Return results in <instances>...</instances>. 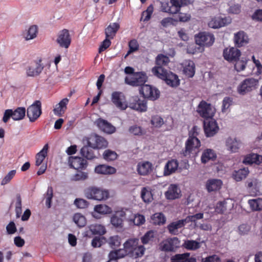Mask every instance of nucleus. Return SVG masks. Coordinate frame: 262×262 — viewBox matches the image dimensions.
Masks as SVG:
<instances>
[{
    "mask_svg": "<svg viewBox=\"0 0 262 262\" xmlns=\"http://www.w3.org/2000/svg\"><path fill=\"white\" fill-rule=\"evenodd\" d=\"M183 3L184 0H170L171 9L167 11H170L171 14H176L179 11Z\"/></svg>",
    "mask_w": 262,
    "mask_h": 262,
    "instance_id": "09e8293b",
    "label": "nucleus"
},
{
    "mask_svg": "<svg viewBox=\"0 0 262 262\" xmlns=\"http://www.w3.org/2000/svg\"><path fill=\"white\" fill-rule=\"evenodd\" d=\"M134 225L136 226H140L143 224L145 222L144 216L140 214H135L134 215V218L130 220Z\"/></svg>",
    "mask_w": 262,
    "mask_h": 262,
    "instance_id": "e2e57ef3",
    "label": "nucleus"
},
{
    "mask_svg": "<svg viewBox=\"0 0 262 262\" xmlns=\"http://www.w3.org/2000/svg\"><path fill=\"white\" fill-rule=\"evenodd\" d=\"M183 72L188 77H192L195 74L194 63L190 60L185 61Z\"/></svg>",
    "mask_w": 262,
    "mask_h": 262,
    "instance_id": "58836bf2",
    "label": "nucleus"
},
{
    "mask_svg": "<svg viewBox=\"0 0 262 262\" xmlns=\"http://www.w3.org/2000/svg\"><path fill=\"white\" fill-rule=\"evenodd\" d=\"M95 171L98 174H112L116 172V169L111 166L99 165L95 167Z\"/></svg>",
    "mask_w": 262,
    "mask_h": 262,
    "instance_id": "c9c22d12",
    "label": "nucleus"
},
{
    "mask_svg": "<svg viewBox=\"0 0 262 262\" xmlns=\"http://www.w3.org/2000/svg\"><path fill=\"white\" fill-rule=\"evenodd\" d=\"M152 220L155 224H163L165 222V217L162 213H156L152 215Z\"/></svg>",
    "mask_w": 262,
    "mask_h": 262,
    "instance_id": "052dcab7",
    "label": "nucleus"
},
{
    "mask_svg": "<svg viewBox=\"0 0 262 262\" xmlns=\"http://www.w3.org/2000/svg\"><path fill=\"white\" fill-rule=\"evenodd\" d=\"M84 195L88 199L102 201L109 198V192L106 189L93 186L85 190Z\"/></svg>",
    "mask_w": 262,
    "mask_h": 262,
    "instance_id": "20e7f679",
    "label": "nucleus"
},
{
    "mask_svg": "<svg viewBox=\"0 0 262 262\" xmlns=\"http://www.w3.org/2000/svg\"><path fill=\"white\" fill-rule=\"evenodd\" d=\"M48 145L46 144L43 148L36 156V165L39 166L47 155Z\"/></svg>",
    "mask_w": 262,
    "mask_h": 262,
    "instance_id": "de8ad7c7",
    "label": "nucleus"
},
{
    "mask_svg": "<svg viewBox=\"0 0 262 262\" xmlns=\"http://www.w3.org/2000/svg\"><path fill=\"white\" fill-rule=\"evenodd\" d=\"M152 74L157 77L164 80L167 84L172 87L179 85L180 81L178 76L170 72L161 68H152Z\"/></svg>",
    "mask_w": 262,
    "mask_h": 262,
    "instance_id": "f03ea898",
    "label": "nucleus"
},
{
    "mask_svg": "<svg viewBox=\"0 0 262 262\" xmlns=\"http://www.w3.org/2000/svg\"><path fill=\"white\" fill-rule=\"evenodd\" d=\"M26 109L23 107H17L14 111L12 109L6 110L4 114L3 121L6 123L10 118L15 121L22 120L25 116Z\"/></svg>",
    "mask_w": 262,
    "mask_h": 262,
    "instance_id": "6e6552de",
    "label": "nucleus"
},
{
    "mask_svg": "<svg viewBox=\"0 0 262 262\" xmlns=\"http://www.w3.org/2000/svg\"><path fill=\"white\" fill-rule=\"evenodd\" d=\"M129 107L140 112L147 111V102L144 98L140 99L138 96L132 97L129 103Z\"/></svg>",
    "mask_w": 262,
    "mask_h": 262,
    "instance_id": "2eb2a0df",
    "label": "nucleus"
},
{
    "mask_svg": "<svg viewBox=\"0 0 262 262\" xmlns=\"http://www.w3.org/2000/svg\"><path fill=\"white\" fill-rule=\"evenodd\" d=\"M232 104V98L228 97L224 98L222 101V112L223 113H226Z\"/></svg>",
    "mask_w": 262,
    "mask_h": 262,
    "instance_id": "680f3d73",
    "label": "nucleus"
},
{
    "mask_svg": "<svg viewBox=\"0 0 262 262\" xmlns=\"http://www.w3.org/2000/svg\"><path fill=\"white\" fill-rule=\"evenodd\" d=\"M15 210L16 217H19L21 213V199L19 194H17L16 195Z\"/></svg>",
    "mask_w": 262,
    "mask_h": 262,
    "instance_id": "774afa93",
    "label": "nucleus"
},
{
    "mask_svg": "<svg viewBox=\"0 0 262 262\" xmlns=\"http://www.w3.org/2000/svg\"><path fill=\"white\" fill-rule=\"evenodd\" d=\"M182 246L188 250L194 251L201 247V243L194 240H186Z\"/></svg>",
    "mask_w": 262,
    "mask_h": 262,
    "instance_id": "a18cd8bd",
    "label": "nucleus"
},
{
    "mask_svg": "<svg viewBox=\"0 0 262 262\" xmlns=\"http://www.w3.org/2000/svg\"><path fill=\"white\" fill-rule=\"evenodd\" d=\"M153 6L152 5L148 6L147 9L142 12L141 20L144 21H147L149 20L151 17V15L153 12Z\"/></svg>",
    "mask_w": 262,
    "mask_h": 262,
    "instance_id": "bf43d9fd",
    "label": "nucleus"
},
{
    "mask_svg": "<svg viewBox=\"0 0 262 262\" xmlns=\"http://www.w3.org/2000/svg\"><path fill=\"white\" fill-rule=\"evenodd\" d=\"M189 256V253L177 254L171 257V262H196L195 258Z\"/></svg>",
    "mask_w": 262,
    "mask_h": 262,
    "instance_id": "473e14b6",
    "label": "nucleus"
},
{
    "mask_svg": "<svg viewBox=\"0 0 262 262\" xmlns=\"http://www.w3.org/2000/svg\"><path fill=\"white\" fill-rule=\"evenodd\" d=\"M180 241L177 237L168 238L159 244V249L164 252H173L179 247Z\"/></svg>",
    "mask_w": 262,
    "mask_h": 262,
    "instance_id": "9d476101",
    "label": "nucleus"
},
{
    "mask_svg": "<svg viewBox=\"0 0 262 262\" xmlns=\"http://www.w3.org/2000/svg\"><path fill=\"white\" fill-rule=\"evenodd\" d=\"M120 28L117 23H111L105 30V34L106 38L113 39Z\"/></svg>",
    "mask_w": 262,
    "mask_h": 262,
    "instance_id": "4c0bfd02",
    "label": "nucleus"
},
{
    "mask_svg": "<svg viewBox=\"0 0 262 262\" xmlns=\"http://www.w3.org/2000/svg\"><path fill=\"white\" fill-rule=\"evenodd\" d=\"M69 101V99L67 98L62 99L55 106L53 109L54 114L59 117L63 116L67 108V105Z\"/></svg>",
    "mask_w": 262,
    "mask_h": 262,
    "instance_id": "7c9ffc66",
    "label": "nucleus"
},
{
    "mask_svg": "<svg viewBox=\"0 0 262 262\" xmlns=\"http://www.w3.org/2000/svg\"><path fill=\"white\" fill-rule=\"evenodd\" d=\"M178 166L177 160L172 159L168 161L164 166V176H167L174 173L177 170Z\"/></svg>",
    "mask_w": 262,
    "mask_h": 262,
    "instance_id": "2f4dec72",
    "label": "nucleus"
},
{
    "mask_svg": "<svg viewBox=\"0 0 262 262\" xmlns=\"http://www.w3.org/2000/svg\"><path fill=\"white\" fill-rule=\"evenodd\" d=\"M127 255H128V253L126 251V249L124 248L123 249H120L117 250L110 252L108 256L115 258L117 260L118 259L124 257Z\"/></svg>",
    "mask_w": 262,
    "mask_h": 262,
    "instance_id": "6e6d98bb",
    "label": "nucleus"
},
{
    "mask_svg": "<svg viewBox=\"0 0 262 262\" xmlns=\"http://www.w3.org/2000/svg\"><path fill=\"white\" fill-rule=\"evenodd\" d=\"M241 146L242 142L236 138L229 137L225 140L226 149L231 153L238 152Z\"/></svg>",
    "mask_w": 262,
    "mask_h": 262,
    "instance_id": "f3484780",
    "label": "nucleus"
},
{
    "mask_svg": "<svg viewBox=\"0 0 262 262\" xmlns=\"http://www.w3.org/2000/svg\"><path fill=\"white\" fill-rule=\"evenodd\" d=\"M164 194L167 199L171 200L179 199L182 196L180 188L175 184H170Z\"/></svg>",
    "mask_w": 262,
    "mask_h": 262,
    "instance_id": "a211bd4d",
    "label": "nucleus"
},
{
    "mask_svg": "<svg viewBox=\"0 0 262 262\" xmlns=\"http://www.w3.org/2000/svg\"><path fill=\"white\" fill-rule=\"evenodd\" d=\"M68 164L75 169H83L86 166V161L79 157L70 156L68 158Z\"/></svg>",
    "mask_w": 262,
    "mask_h": 262,
    "instance_id": "412c9836",
    "label": "nucleus"
},
{
    "mask_svg": "<svg viewBox=\"0 0 262 262\" xmlns=\"http://www.w3.org/2000/svg\"><path fill=\"white\" fill-rule=\"evenodd\" d=\"M246 186L248 191L252 195H257L259 193L260 183L256 179H249L246 181Z\"/></svg>",
    "mask_w": 262,
    "mask_h": 262,
    "instance_id": "c756f323",
    "label": "nucleus"
},
{
    "mask_svg": "<svg viewBox=\"0 0 262 262\" xmlns=\"http://www.w3.org/2000/svg\"><path fill=\"white\" fill-rule=\"evenodd\" d=\"M200 131V128L194 126L189 132V138L185 143V148L182 152L185 157L189 156L193 150L198 148L201 146L200 141L197 137Z\"/></svg>",
    "mask_w": 262,
    "mask_h": 262,
    "instance_id": "f257e3e1",
    "label": "nucleus"
},
{
    "mask_svg": "<svg viewBox=\"0 0 262 262\" xmlns=\"http://www.w3.org/2000/svg\"><path fill=\"white\" fill-rule=\"evenodd\" d=\"M43 66L39 62H36L26 68V74L28 76L34 77L38 76L42 71Z\"/></svg>",
    "mask_w": 262,
    "mask_h": 262,
    "instance_id": "cd10ccee",
    "label": "nucleus"
},
{
    "mask_svg": "<svg viewBox=\"0 0 262 262\" xmlns=\"http://www.w3.org/2000/svg\"><path fill=\"white\" fill-rule=\"evenodd\" d=\"M249 171L247 168H243L234 171L232 173L233 178L237 182L244 179L248 176Z\"/></svg>",
    "mask_w": 262,
    "mask_h": 262,
    "instance_id": "37998d69",
    "label": "nucleus"
},
{
    "mask_svg": "<svg viewBox=\"0 0 262 262\" xmlns=\"http://www.w3.org/2000/svg\"><path fill=\"white\" fill-rule=\"evenodd\" d=\"M154 237V233L152 231H149L147 232L144 236H143L141 239L142 244H149L151 241H152V238Z\"/></svg>",
    "mask_w": 262,
    "mask_h": 262,
    "instance_id": "338daca9",
    "label": "nucleus"
},
{
    "mask_svg": "<svg viewBox=\"0 0 262 262\" xmlns=\"http://www.w3.org/2000/svg\"><path fill=\"white\" fill-rule=\"evenodd\" d=\"M258 84V79L253 78H246L237 86V92L241 95H245L256 89Z\"/></svg>",
    "mask_w": 262,
    "mask_h": 262,
    "instance_id": "39448f33",
    "label": "nucleus"
},
{
    "mask_svg": "<svg viewBox=\"0 0 262 262\" xmlns=\"http://www.w3.org/2000/svg\"><path fill=\"white\" fill-rule=\"evenodd\" d=\"M111 101L115 106L120 110H125L128 107L125 97L121 92H113L111 95Z\"/></svg>",
    "mask_w": 262,
    "mask_h": 262,
    "instance_id": "4468645a",
    "label": "nucleus"
},
{
    "mask_svg": "<svg viewBox=\"0 0 262 262\" xmlns=\"http://www.w3.org/2000/svg\"><path fill=\"white\" fill-rule=\"evenodd\" d=\"M57 42L62 48L66 49L69 48L71 42V36L68 30L63 29L59 32Z\"/></svg>",
    "mask_w": 262,
    "mask_h": 262,
    "instance_id": "dca6fc26",
    "label": "nucleus"
},
{
    "mask_svg": "<svg viewBox=\"0 0 262 262\" xmlns=\"http://www.w3.org/2000/svg\"><path fill=\"white\" fill-rule=\"evenodd\" d=\"M106 242L109 245L110 247L115 249L119 247L121 245V238L118 235H113L110 236Z\"/></svg>",
    "mask_w": 262,
    "mask_h": 262,
    "instance_id": "603ef678",
    "label": "nucleus"
},
{
    "mask_svg": "<svg viewBox=\"0 0 262 262\" xmlns=\"http://www.w3.org/2000/svg\"><path fill=\"white\" fill-rule=\"evenodd\" d=\"M204 129L206 136L211 137L215 135L219 130L216 121L212 118L206 119L204 121Z\"/></svg>",
    "mask_w": 262,
    "mask_h": 262,
    "instance_id": "f8f14e48",
    "label": "nucleus"
},
{
    "mask_svg": "<svg viewBox=\"0 0 262 262\" xmlns=\"http://www.w3.org/2000/svg\"><path fill=\"white\" fill-rule=\"evenodd\" d=\"M234 42L237 47H241L248 43L249 38L243 31H239L234 34Z\"/></svg>",
    "mask_w": 262,
    "mask_h": 262,
    "instance_id": "393cba45",
    "label": "nucleus"
},
{
    "mask_svg": "<svg viewBox=\"0 0 262 262\" xmlns=\"http://www.w3.org/2000/svg\"><path fill=\"white\" fill-rule=\"evenodd\" d=\"M248 204L251 209L253 211L262 210V199L249 200Z\"/></svg>",
    "mask_w": 262,
    "mask_h": 262,
    "instance_id": "3c124183",
    "label": "nucleus"
},
{
    "mask_svg": "<svg viewBox=\"0 0 262 262\" xmlns=\"http://www.w3.org/2000/svg\"><path fill=\"white\" fill-rule=\"evenodd\" d=\"M90 146L94 148H102L107 146V141L103 137L95 135L88 142Z\"/></svg>",
    "mask_w": 262,
    "mask_h": 262,
    "instance_id": "b1692460",
    "label": "nucleus"
},
{
    "mask_svg": "<svg viewBox=\"0 0 262 262\" xmlns=\"http://www.w3.org/2000/svg\"><path fill=\"white\" fill-rule=\"evenodd\" d=\"M195 40L196 43L201 47H209L213 44L215 37L210 33L202 32L195 35Z\"/></svg>",
    "mask_w": 262,
    "mask_h": 262,
    "instance_id": "0eeeda50",
    "label": "nucleus"
},
{
    "mask_svg": "<svg viewBox=\"0 0 262 262\" xmlns=\"http://www.w3.org/2000/svg\"><path fill=\"white\" fill-rule=\"evenodd\" d=\"M216 158L215 151L210 148L205 149L201 156V161L203 163H206L210 160H214Z\"/></svg>",
    "mask_w": 262,
    "mask_h": 262,
    "instance_id": "e433bc0d",
    "label": "nucleus"
},
{
    "mask_svg": "<svg viewBox=\"0 0 262 262\" xmlns=\"http://www.w3.org/2000/svg\"><path fill=\"white\" fill-rule=\"evenodd\" d=\"M95 124L102 132L108 134L114 133L116 130V128L107 121L102 118L97 119Z\"/></svg>",
    "mask_w": 262,
    "mask_h": 262,
    "instance_id": "aec40b11",
    "label": "nucleus"
},
{
    "mask_svg": "<svg viewBox=\"0 0 262 262\" xmlns=\"http://www.w3.org/2000/svg\"><path fill=\"white\" fill-rule=\"evenodd\" d=\"M170 62L169 58L162 54H159L156 58V63L157 66L154 68H163V66H167Z\"/></svg>",
    "mask_w": 262,
    "mask_h": 262,
    "instance_id": "49530a36",
    "label": "nucleus"
},
{
    "mask_svg": "<svg viewBox=\"0 0 262 262\" xmlns=\"http://www.w3.org/2000/svg\"><path fill=\"white\" fill-rule=\"evenodd\" d=\"M41 103L40 101L36 100L27 108V115L30 122H34L41 114Z\"/></svg>",
    "mask_w": 262,
    "mask_h": 262,
    "instance_id": "9b49d317",
    "label": "nucleus"
},
{
    "mask_svg": "<svg viewBox=\"0 0 262 262\" xmlns=\"http://www.w3.org/2000/svg\"><path fill=\"white\" fill-rule=\"evenodd\" d=\"M123 248L126 249L128 255L130 257L137 258L143 255L145 248L142 245H138V239H129L123 244Z\"/></svg>",
    "mask_w": 262,
    "mask_h": 262,
    "instance_id": "7ed1b4c3",
    "label": "nucleus"
},
{
    "mask_svg": "<svg viewBox=\"0 0 262 262\" xmlns=\"http://www.w3.org/2000/svg\"><path fill=\"white\" fill-rule=\"evenodd\" d=\"M38 31L37 26L33 25L26 28L22 32V36L26 40H30L37 37Z\"/></svg>",
    "mask_w": 262,
    "mask_h": 262,
    "instance_id": "a878e982",
    "label": "nucleus"
},
{
    "mask_svg": "<svg viewBox=\"0 0 262 262\" xmlns=\"http://www.w3.org/2000/svg\"><path fill=\"white\" fill-rule=\"evenodd\" d=\"M125 213L123 211L117 212L113 214L111 219V223L115 227H121L123 223L121 217L124 216Z\"/></svg>",
    "mask_w": 262,
    "mask_h": 262,
    "instance_id": "ea45409f",
    "label": "nucleus"
},
{
    "mask_svg": "<svg viewBox=\"0 0 262 262\" xmlns=\"http://www.w3.org/2000/svg\"><path fill=\"white\" fill-rule=\"evenodd\" d=\"M186 224L185 219L180 220L170 223L167 228L170 233L173 235L178 234V229L185 226Z\"/></svg>",
    "mask_w": 262,
    "mask_h": 262,
    "instance_id": "f704fd0d",
    "label": "nucleus"
},
{
    "mask_svg": "<svg viewBox=\"0 0 262 262\" xmlns=\"http://www.w3.org/2000/svg\"><path fill=\"white\" fill-rule=\"evenodd\" d=\"M223 56L224 58L230 62L235 61L241 56V52L237 48H226L224 50Z\"/></svg>",
    "mask_w": 262,
    "mask_h": 262,
    "instance_id": "4be33fe9",
    "label": "nucleus"
},
{
    "mask_svg": "<svg viewBox=\"0 0 262 262\" xmlns=\"http://www.w3.org/2000/svg\"><path fill=\"white\" fill-rule=\"evenodd\" d=\"M89 230L94 235H104L106 231L105 227L101 224H93L89 226Z\"/></svg>",
    "mask_w": 262,
    "mask_h": 262,
    "instance_id": "a19ab883",
    "label": "nucleus"
},
{
    "mask_svg": "<svg viewBox=\"0 0 262 262\" xmlns=\"http://www.w3.org/2000/svg\"><path fill=\"white\" fill-rule=\"evenodd\" d=\"M230 23L231 19L229 17H214L209 21L208 26L211 28L216 29L224 27Z\"/></svg>",
    "mask_w": 262,
    "mask_h": 262,
    "instance_id": "6ab92c4d",
    "label": "nucleus"
},
{
    "mask_svg": "<svg viewBox=\"0 0 262 262\" xmlns=\"http://www.w3.org/2000/svg\"><path fill=\"white\" fill-rule=\"evenodd\" d=\"M223 185L222 181L220 179H212L207 181L206 188L209 192L219 190Z\"/></svg>",
    "mask_w": 262,
    "mask_h": 262,
    "instance_id": "c85d7f7f",
    "label": "nucleus"
},
{
    "mask_svg": "<svg viewBox=\"0 0 262 262\" xmlns=\"http://www.w3.org/2000/svg\"><path fill=\"white\" fill-rule=\"evenodd\" d=\"M233 206L232 201L230 199H227L219 202L215 207V211L217 213H224L230 210Z\"/></svg>",
    "mask_w": 262,
    "mask_h": 262,
    "instance_id": "bb28decb",
    "label": "nucleus"
},
{
    "mask_svg": "<svg viewBox=\"0 0 262 262\" xmlns=\"http://www.w3.org/2000/svg\"><path fill=\"white\" fill-rule=\"evenodd\" d=\"M196 111L201 117L206 120L212 118L214 116L215 108L211 104L202 100L199 103Z\"/></svg>",
    "mask_w": 262,
    "mask_h": 262,
    "instance_id": "423d86ee",
    "label": "nucleus"
},
{
    "mask_svg": "<svg viewBox=\"0 0 262 262\" xmlns=\"http://www.w3.org/2000/svg\"><path fill=\"white\" fill-rule=\"evenodd\" d=\"M153 169V165L148 161H141L138 163L137 171L141 176H147L149 174Z\"/></svg>",
    "mask_w": 262,
    "mask_h": 262,
    "instance_id": "5701e85b",
    "label": "nucleus"
},
{
    "mask_svg": "<svg viewBox=\"0 0 262 262\" xmlns=\"http://www.w3.org/2000/svg\"><path fill=\"white\" fill-rule=\"evenodd\" d=\"M235 61L234 68L237 72H241L245 69L247 62L246 58L242 57L241 59L238 58Z\"/></svg>",
    "mask_w": 262,
    "mask_h": 262,
    "instance_id": "13d9d810",
    "label": "nucleus"
},
{
    "mask_svg": "<svg viewBox=\"0 0 262 262\" xmlns=\"http://www.w3.org/2000/svg\"><path fill=\"white\" fill-rule=\"evenodd\" d=\"M140 92L144 96L143 98H148L152 100L158 99L160 96V92L155 88L148 84H144L141 86Z\"/></svg>",
    "mask_w": 262,
    "mask_h": 262,
    "instance_id": "ddd939ff",
    "label": "nucleus"
},
{
    "mask_svg": "<svg viewBox=\"0 0 262 262\" xmlns=\"http://www.w3.org/2000/svg\"><path fill=\"white\" fill-rule=\"evenodd\" d=\"M262 162V156L256 154H251L247 156L243 162L245 164H251L253 163L259 164Z\"/></svg>",
    "mask_w": 262,
    "mask_h": 262,
    "instance_id": "79ce46f5",
    "label": "nucleus"
},
{
    "mask_svg": "<svg viewBox=\"0 0 262 262\" xmlns=\"http://www.w3.org/2000/svg\"><path fill=\"white\" fill-rule=\"evenodd\" d=\"M141 196L145 203H150L153 200V196L151 189L149 187H143L142 188Z\"/></svg>",
    "mask_w": 262,
    "mask_h": 262,
    "instance_id": "c03bdc74",
    "label": "nucleus"
},
{
    "mask_svg": "<svg viewBox=\"0 0 262 262\" xmlns=\"http://www.w3.org/2000/svg\"><path fill=\"white\" fill-rule=\"evenodd\" d=\"M81 155L88 160H92L96 158L93 150L89 146H84L80 150Z\"/></svg>",
    "mask_w": 262,
    "mask_h": 262,
    "instance_id": "864d4df0",
    "label": "nucleus"
},
{
    "mask_svg": "<svg viewBox=\"0 0 262 262\" xmlns=\"http://www.w3.org/2000/svg\"><path fill=\"white\" fill-rule=\"evenodd\" d=\"M74 223L79 227H83L86 224V220L84 215L79 213H75L73 217Z\"/></svg>",
    "mask_w": 262,
    "mask_h": 262,
    "instance_id": "8fccbe9b",
    "label": "nucleus"
},
{
    "mask_svg": "<svg viewBox=\"0 0 262 262\" xmlns=\"http://www.w3.org/2000/svg\"><path fill=\"white\" fill-rule=\"evenodd\" d=\"M94 211L95 212L92 213V215L96 219H99L98 214H96L99 213L101 214H110L112 212V210L111 208L108 207L106 205L104 204H100L97 205L94 207Z\"/></svg>",
    "mask_w": 262,
    "mask_h": 262,
    "instance_id": "72a5a7b5",
    "label": "nucleus"
},
{
    "mask_svg": "<svg viewBox=\"0 0 262 262\" xmlns=\"http://www.w3.org/2000/svg\"><path fill=\"white\" fill-rule=\"evenodd\" d=\"M147 77L143 72L135 73L131 76L126 77L125 82L133 86H142L147 81Z\"/></svg>",
    "mask_w": 262,
    "mask_h": 262,
    "instance_id": "1a4fd4ad",
    "label": "nucleus"
},
{
    "mask_svg": "<svg viewBox=\"0 0 262 262\" xmlns=\"http://www.w3.org/2000/svg\"><path fill=\"white\" fill-rule=\"evenodd\" d=\"M151 123L156 127H160L163 124L164 121L160 116L155 115L151 117Z\"/></svg>",
    "mask_w": 262,
    "mask_h": 262,
    "instance_id": "0e129e2a",
    "label": "nucleus"
},
{
    "mask_svg": "<svg viewBox=\"0 0 262 262\" xmlns=\"http://www.w3.org/2000/svg\"><path fill=\"white\" fill-rule=\"evenodd\" d=\"M204 217V214L203 213H199L194 215H189L185 219L186 223L192 222L194 223V227H198V224L197 221L202 219Z\"/></svg>",
    "mask_w": 262,
    "mask_h": 262,
    "instance_id": "5fc2aeb1",
    "label": "nucleus"
},
{
    "mask_svg": "<svg viewBox=\"0 0 262 262\" xmlns=\"http://www.w3.org/2000/svg\"><path fill=\"white\" fill-rule=\"evenodd\" d=\"M118 155L117 153L110 149L105 150L103 154V157L106 161H114L117 158Z\"/></svg>",
    "mask_w": 262,
    "mask_h": 262,
    "instance_id": "4d7b16f0",
    "label": "nucleus"
},
{
    "mask_svg": "<svg viewBox=\"0 0 262 262\" xmlns=\"http://www.w3.org/2000/svg\"><path fill=\"white\" fill-rule=\"evenodd\" d=\"M53 195V190L52 187H48L46 193V205L48 208L51 206V202Z\"/></svg>",
    "mask_w": 262,
    "mask_h": 262,
    "instance_id": "69168bd1",
    "label": "nucleus"
}]
</instances>
